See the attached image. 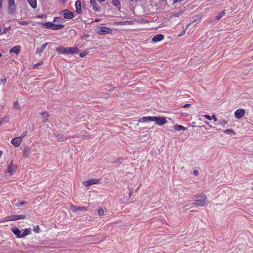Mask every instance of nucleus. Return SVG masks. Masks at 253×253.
I'll use <instances>...</instances> for the list:
<instances>
[{"mask_svg": "<svg viewBox=\"0 0 253 253\" xmlns=\"http://www.w3.org/2000/svg\"><path fill=\"white\" fill-rule=\"evenodd\" d=\"M31 233V229L28 228V229H25L24 230V232L22 233L21 234V236H22V238L23 237H24L29 234H30Z\"/></svg>", "mask_w": 253, "mask_h": 253, "instance_id": "nucleus-27", "label": "nucleus"}, {"mask_svg": "<svg viewBox=\"0 0 253 253\" xmlns=\"http://www.w3.org/2000/svg\"><path fill=\"white\" fill-rule=\"evenodd\" d=\"M41 115L43 118L42 122L44 123L48 121V118L49 117V114L48 112L46 111L42 112L41 113Z\"/></svg>", "mask_w": 253, "mask_h": 253, "instance_id": "nucleus-21", "label": "nucleus"}, {"mask_svg": "<svg viewBox=\"0 0 253 253\" xmlns=\"http://www.w3.org/2000/svg\"><path fill=\"white\" fill-rule=\"evenodd\" d=\"M28 134V132L27 131H24L22 134L20 136H19L20 137H21L22 139H23V138H24L25 136H27Z\"/></svg>", "mask_w": 253, "mask_h": 253, "instance_id": "nucleus-36", "label": "nucleus"}, {"mask_svg": "<svg viewBox=\"0 0 253 253\" xmlns=\"http://www.w3.org/2000/svg\"><path fill=\"white\" fill-rule=\"evenodd\" d=\"M184 11V10H180L178 12L174 11L172 13V15L173 17H179L183 14Z\"/></svg>", "mask_w": 253, "mask_h": 253, "instance_id": "nucleus-26", "label": "nucleus"}, {"mask_svg": "<svg viewBox=\"0 0 253 253\" xmlns=\"http://www.w3.org/2000/svg\"><path fill=\"white\" fill-rule=\"evenodd\" d=\"M121 23L123 25H125V24L132 25V24H133V23L131 21H126L122 22Z\"/></svg>", "mask_w": 253, "mask_h": 253, "instance_id": "nucleus-32", "label": "nucleus"}, {"mask_svg": "<svg viewBox=\"0 0 253 253\" xmlns=\"http://www.w3.org/2000/svg\"><path fill=\"white\" fill-rule=\"evenodd\" d=\"M174 129L177 131L185 130L186 128L180 125H176L174 126Z\"/></svg>", "mask_w": 253, "mask_h": 253, "instance_id": "nucleus-25", "label": "nucleus"}, {"mask_svg": "<svg viewBox=\"0 0 253 253\" xmlns=\"http://www.w3.org/2000/svg\"><path fill=\"white\" fill-rule=\"evenodd\" d=\"M2 80V82H3V83H4L6 81V79H2V80Z\"/></svg>", "mask_w": 253, "mask_h": 253, "instance_id": "nucleus-49", "label": "nucleus"}, {"mask_svg": "<svg viewBox=\"0 0 253 253\" xmlns=\"http://www.w3.org/2000/svg\"><path fill=\"white\" fill-rule=\"evenodd\" d=\"M190 106H191V105L190 104H186L183 105V108H188V107H190Z\"/></svg>", "mask_w": 253, "mask_h": 253, "instance_id": "nucleus-44", "label": "nucleus"}, {"mask_svg": "<svg viewBox=\"0 0 253 253\" xmlns=\"http://www.w3.org/2000/svg\"><path fill=\"white\" fill-rule=\"evenodd\" d=\"M8 12L10 14L14 13L16 9V4L14 0H7Z\"/></svg>", "mask_w": 253, "mask_h": 253, "instance_id": "nucleus-4", "label": "nucleus"}, {"mask_svg": "<svg viewBox=\"0 0 253 253\" xmlns=\"http://www.w3.org/2000/svg\"><path fill=\"white\" fill-rule=\"evenodd\" d=\"M153 119H154V116H153V117H151V116L143 117L140 119L139 122H142H142H149V121L152 122V121H153Z\"/></svg>", "mask_w": 253, "mask_h": 253, "instance_id": "nucleus-17", "label": "nucleus"}, {"mask_svg": "<svg viewBox=\"0 0 253 253\" xmlns=\"http://www.w3.org/2000/svg\"><path fill=\"white\" fill-rule=\"evenodd\" d=\"M21 47L20 45H16L13 46L10 50V53H15L16 54H18L20 51Z\"/></svg>", "mask_w": 253, "mask_h": 253, "instance_id": "nucleus-15", "label": "nucleus"}, {"mask_svg": "<svg viewBox=\"0 0 253 253\" xmlns=\"http://www.w3.org/2000/svg\"><path fill=\"white\" fill-rule=\"evenodd\" d=\"M193 173L196 176H197L198 174H199V171L198 170H196V169H195L194 171H193Z\"/></svg>", "mask_w": 253, "mask_h": 253, "instance_id": "nucleus-40", "label": "nucleus"}, {"mask_svg": "<svg viewBox=\"0 0 253 253\" xmlns=\"http://www.w3.org/2000/svg\"><path fill=\"white\" fill-rule=\"evenodd\" d=\"M34 231L35 233H39L41 231L40 226L37 225L34 228Z\"/></svg>", "mask_w": 253, "mask_h": 253, "instance_id": "nucleus-33", "label": "nucleus"}, {"mask_svg": "<svg viewBox=\"0 0 253 253\" xmlns=\"http://www.w3.org/2000/svg\"><path fill=\"white\" fill-rule=\"evenodd\" d=\"M2 154V152L0 151V157L1 156Z\"/></svg>", "mask_w": 253, "mask_h": 253, "instance_id": "nucleus-51", "label": "nucleus"}, {"mask_svg": "<svg viewBox=\"0 0 253 253\" xmlns=\"http://www.w3.org/2000/svg\"><path fill=\"white\" fill-rule=\"evenodd\" d=\"M13 105H14V107L15 108H17V109H19L20 108V106H19V103H18V101H15Z\"/></svg>", "mask_w": 253, "mask_h": 253, "instance_id": "nucleus-35", "label": "nucleus"}, {"mask_svg": "<svg viewBox=\"0 0 253 253\" xmlns=\"http://www.w3.org/2000/svg\"><path fill=\"white\" fill-rule=\"evenodd\" d=\"M79 51V48L76 47H66V54H74L77 53Z\"/></svg>", "mask_w": 253, "mask_h": 253, "instance_id": "nucleus-11", "label": "nucleus"}, {"mask_svg": "<svg viewBox=\"0 0 253 253\" xmlns=\"http://www.w3.org/2000/svg\"><path fill=\"white\" fill-rule=\"evenodd\" d=\"M76 7V12L80 14L82 12V8H81V2L80 0H78L75 3Z\"/></svg>", "mask_w": 253, "mask_h": 253, "instance_id": "nucleus-14", "label": "nucleus"}, {"mask_svg": "<svg viewBox=\"0 0 253 253\" xmlns=\"http://www.w3.org/2000/svg\"><path fill=\"white\" fill-rule=\"evenodd\" d=\"M100 181V179L91 178L84 181L83 182V185L85 187H88L90 185L98 184L99 183Z\"/></svg>", "mask_w": 253, "mask_h": 253, "instance_id": "nucleus-3", "label": "nucleus"}, {"mask_svg": "<svg viewBox=\"0 0 253 253\" xmlns=\"http://www.w3.org/2000/svg\"><path fill=\"white\" fill-rule=\"evenodd\" d=\"M16 167L15 166L10 165L8 167L7 171L9 173L10 175H12L16 170Z\"/></svg>", "mask_w": 253, "mask_h": 253, "instance_id": "nucleus-18", "label": "nucleus"}, {"mask_svg": "<svg viewBox=\"0 0 253 253\" xmlns=\"http://www.w3.org/2000/svg\"><path fill=\"white\" fill-rule=\"evenodd\" d=\"M57 18H58V17H56V18H55L53 21H54V22L57 21Z\"/></svg>", "mask_w": 253, "mask_h": 253, "instance_id": "nucleus-50", "label": "nucleus"}, {"mask_svg": "<svg viewBox=\"0 0 253 253\" xmlns=\"http://www.w3.org/2000/svg\"><path fill=\"white\" fill-rule=\"evenodd\" d=\"M192 205L196 207H204L207 203V197L204 194L197 195Z\"/></svg>", "mask_w": 253, "mask_h": 253, "instance_id": "nucleus-1", "label": "nucleus"}, {"mask_svg": "<svg viewBox=\"0 0 253 253\" xmlns=\"http://www.w3.org/2000/svg\"><path fill=\"white\" fill-rule=\"evenodd\" d=\"M132 191H130L129 193V196L130 197L132 195Z\"/></svg>", "mask_w": 253, "mask_h": 253, "instance_id": "nucleus-47", "label": "nucleus"}, {"mask_svg": "<svg viewBox=\"0 0 253 253\" xmlns=\"http://www.w3.org/2000/svg\"><path fill=\"white\" fill-rule=\"evenodd\" d=\"M11 231L17 236V238H22L21 231L17 227H14L11 229Z\"/></svg>", "mask_w": 253, "mask_h": 253, "instance_id": "nucleus-16", "label": "nucleus"}, {"mask_svg": "<svg viewBox=\"0 0 253 253\" xmlns=\"http://www.w3.org/2000/svg\"><path fill=\"white\" fill-rule=\"evenodd\" d=\"M227 123V122L226 121H222L220 122V124L224 126L225 125H226Z\"/></svg>", "mask_w": 253, "mask_h": 253, "instance_id": "nucleus-39", "label": "nucleus"}, {"mask_svg": "<svg viewBox=\"0 0 253 253\" xmlns=\"http://www.w3.org/2000/svg\"><path fill=\"white\" fill-rule=\"evenodd\" d=\"M98 213L99 215H103L104 214V210L102 208H99L98 209Z\"/></svg>", "mask_w": 253, "mask_h": 253, "instance_id": "nucleus-31", "label": "nucleus"}, {"mask_svg": "<svg viewBox=\"0 0 253 253\" xmlns=\"http://www.w3.org/2000/svg\"><path fill=\"white\" fill-rule=\"evenodd\" d=\"M184 0H174L173 3H175L177 2H181L183 1Z\"/></svg>", "mask_w": 253, "mask_h": 253, "instance_id": "nucleus-41", "label": "nucleus"}, {"mask_svg": "<svg viewBox=\"0 0 253 253\" xmlns=\"http://www.w3.org/2000/svg\"><path fill=\"white\" fill-rule=\"evenodd\" d=\"M19 23L22 25H25L28 24V23L26 21H21Z\"/></svg>", "mask_w": 253, "mask_h": 253, "instance_id": "nucleus-42", "label": "nucleus"}, {"mask_svg": "<svg viewBox=\"0 0 253 253\" xmlns=\"http://www.w3.org/2000/svg\"><path fill=\"white\" fill-rule=\"evenodd\" d=\"M28 3L33 8L37 7V0H27Z\"/></svg>", "mask_w": 253, "mask_h": 253, "instance_id": "nucleus-24", "label": "nucleus"}, {"mask_svg": "<svg viewBox=\"0 0 253 253\" xmlns=\"http://www.w3.org/2000/svg\"><path fill=\"white\" fill-rule=\"evenodd\" d=\"M153 121H154L155 123L159 126L163 125L167 123L166 118L162 117L154 116Z\"/></svg>", "mask_w": 253, "mask_h": 253, "instance_id": "nucleus-5", "label": "nucleus"}, {"mask_svg": "<svg viewBox=\"0 0 253 253\" xmlns=\"http://www.w3.org/2000/svg\"><path fill=\"white\" fill-rule=\"evenodd\" d=\"M164 39V36L161 34H157L154 36L151 40V42L156 43L162 41Z\"/></svg>", "mask_w": 253, "mask_h": 253, "instance_id": "nucleus-10", "label": "nucleus"}, {"mask_svg": "<svg viewBox=\"0 0 253 253\" xmlns=\"http://www.w3.org/2000/svg\"><path fill=\"white\" fill-rule=\"evenodd\" d=\"M106 0H98V1L100 2H104Z\"/></svg>", "mask_w": 253, "mask_h": 253, "instance_id": "nucleus-48", "label": "nucleus"}, {"mask_svg": "<svg viewBox=\"0 0 253 253\" xmlns=\"http://www.w3.org/2000/svg\"><path fill=\"white\" fill-rule=\"evenodd\" d=\"M88 51H84V52L80 53V56L81 57H84L87 54H88Z\"/></svg>", "mask_w": 253, "mask_h": 253, "instance_id": "nucleus-34", "label": "nucleus"}, {"mask_svg": "<svg viewBox=\"0 0 253 253\" xmlns=\"http://www.w3.org/2000/svg\"><path fill=\"white\" fill-rule=\"evenodd\" d=\"M205 118H206L207 119L209 120H211V116L209 115H205L203 116Z\"/></svg>", "mask_w": 253, "mask_h": 253, "instance_id": "nucleus-37", "label": "nucleus"}, {"mask_svg": "<svg viewBox=\"0 0 253 253\" xmlns=\"http://www.w3.org/2000/svg\"><path fill=\"white\" fill-rule=\"evenodd\" d=\"M70 209L74 212H76L78 211H85L86 210V208L84 207H77L73 204H71L70 206Z\"/></svg>", "mask_w": 253, "mask_h": 253, "instance_id": "nucleus-12", "label": "nucleus"}, {"mask_svg": "<svg viewBox=\"0 0 253 253\" xmlns=\"http://www.w3.org/2000/svg\"><path fill=\"white\" fill-rule=\"evenodd\" d=\"M42 25L45 28L52 30V28L53 26V23L51 22H48L42 23Z\"/></svg>", "mask_w": 253, "mask_h": 253, "instance_id": "nucleus-22", "label": "nucleus"}, {"mask_svg": "<svg viewBox=\"0 0 253 253\" xmlns=\"http://www.w3.org/2000/svg\"><path fill=\"white\" fill-rule=\"evenodd\" d=\"M56 51L58 53H61V54H66V47L64 46H58L56 48Z\"/></svg>", "mask_w": 253, "mask_h": 253, "instance_id": "nucleus-19", "label": "nucleus"}, {"mask_svg": "<svg viewBox=\"0 0 253 253\" xmlns=\"http://www.w3.org/2000/svg\"><path fill=\"white\" fill-rule=\"evenodd\" d=\"M26 218V215L23 214H13L5 217L4 218L0 220V223L4 222L16 221L20 219H24Z\"/></svg>", "mask_w": 253, "mask_h": 253, "instance_id": "nucleus-2", "label": "nucleus"}, {"mask_svg": "<svg viewBox=\"0 0 253 253\" xmlns=\"http://www.w3.org/2000/svg\"><path fill=\"white\" fill-rule=\"evenodd\" d=\"M90 3L92 6V9L95 11H98L99 10V6H98L96 0H90Z\"/></svg>", "mask_w": 253, "mask_h": 253, "instance_id": "nucleus-13", "label": "nucleus"}, {"mask_svg": "<svg viewBox=\"0 0 253 253\" xmlns=\"http://www.w3.org/2000/svg\"><path fill=\"white\" fill-rule=\"evenodd\" d=\"M246 113L244 109H238L234 113V116L236 119H239L243 117Z\"/></svg>", "mask_w": 253, "mask_h": 253, "instance_id": "nucleus-7", "label": "nucleus"}, {"mask_svg": "<svg viewBox=\"0 0 253 253\" xmlns=\"http://www.w3.org/2000/svg\"><path fill=\"white\" fill-rule=\"evenodd\" d=\"M22 141V139L21 137H15L14 138H13L11 140V142L13 146H14L15 147H19Z\"/></svg>", "mask_w": 253, "mask_h": 253, "instance_id": "nucleus-9", "label": "nucleus"}, {"mask_svg": "<svg viewBox=\"0 0 253 253\" xmlns=\"http://www.w3.org/2000/svg\"><path fill=\"white\" fill-rule=\"evenodd\" d=\"M2 0H0V8H1L2 6Z\"/></svg>", "mask_w": 253, "mask_h": 253, "instance_id": "nucleus-46", "label": "nucleus"}, {"mask_svg": "<svg viewBox=\"0 0 253 253\" xmlns=\"http://www.w3.org/2000/svg\"><path fill=\"white\" fill-rule=\"evenodd\" d=\"M26 203V202L25 201H21L19 203V205H20V206H23V205H24Z\"/></svg>", "mask_w": 253, "mask_h": 253, "instance_id": "nucleus-45", "label": "nucleus"}, {"mask_svg": "<svg viewBox=\"0 0 253 253\" xmlns=\"http://www.w3.org/2000/svg\"><path fill=\"white\" fill-rule=\"evenodd\" d=\"M224 132L231 135L235 134V132L232 129H227L224 131Z\"/></svg>", "mask_w": 253, "mask_h": 253, "instance_id": "nucleus-29", "label": "nucleus"}, {"mask_svg": "<svg viewBox=\"0 0 253 253\" xmlns=\"http://www.w3.org/2000/svg\"><path fill=\"white\" fill-rule=\"evenodd\" d=\"M42 64V62H40L37 64H36L35 65H34V68H35L37 67L39 65H41Z\"/></svg>", "mask_w": 253, "mask_h": 253, "instance_id": "nucleus-38", "label": "nucleus"}, {"mask_svg": "<svg viewBox=\"0 0 253 253\" xmlns=\"http://www.w3.org/2000/svg\"><path fill=\"white\" fill-rule=\"evenodd\" d=\"M213 119L214 122H216L217 121V118H216L215 116L214 115H213L211 116V119Z\"/></svg>", "mask_w": 253, "mask_h": 253, "instance_id": "nucleus-43", "label": "nucleus"}, {"mask_svg": "<svg viewBox=\"0 0 253 253\" xmlns=\"http://www.w3.org/2000/svg\"><path fill=\"white\" fill-rule=\"evenodd\" d=\"M64 27V25L62 24H54L53 23L52 28V30H58Z\"/></svg>", "mask_w": 253, "mask_h": 253, "instance_id": "nucleus-23", "label": "nucleus"}, {"mask_svg": "<svg viewBox=\"0 0 253 253\" xmlns=\"http://www.w3.org/2000/svg\"><path fill=\"white\" fill-rule=\"evenodd\" d=\"M112 3L115 6L120 7L121 3L119 0H112Z\"/></svg>", "mask_w": 253, "mask_h": 253, "instance_id": "nucleus-28", "label": "nucleus"}, {"mask_svg": "<svg viewBox=\"0 0 253 253\" xmlns=\"http://www.w3.org/2000/svg\"><path fill=\"white\" fill-rule=\"evenodd\" d=\"M63 17L65 19H72L74 17V13L68 9L63 11Z\"/></svg>", "mask_w": 253, "mask_h": 253, "instance_id": "nucleus-8", "label": "nucleus"}, {"mask_svg": "<svg viewBox=\"0 0 253 253\" xmlns=\"http://www.w3.org/2000/svg\"><path fill=\"white\" fill-rule=\"evenodd\" d=\"M2 56V54L0 53V57Z\"/></svg>", "mask_w": 253, "mask_h": 253, "instance_id": "nucleus-53", "label": "nucleus"}, {"mask_svg": "<svg viewBox=\"0 0 253 253\" xmlns=\"http://www.w3.org/2000/svg\"><path fill=\"white\" fill-rule=\"evenodd\" d=\"M48 44V42H46L44 43L40 48H38L36 51L37 54H41L42 53L45 49V47Z\"/></svg>", "mask_w": 253, "mask_h": 253, "instance_id": "nucleus-20", "label": "nucleus"}, {"mask_svg": "<svg viewBox=\"0 0 253 253\" xmlns=\"http://www.w3.org/2000/svg\"><path fill=\"white\" fill-rule=\"evenodd\" d=\"M112 32V30L110 28L106 27H100L97 33L99 35H105L111 34Z\"/></svg>", "mask_w": 253, "mask_h": 253, "instance_id": "nucleus-6", "label": "nucleus"}, {"mask_svg": "<svg viewBox=\"0 0 253 253\" xmlns=\"http://www.w3.org/2000/svg\"><path fill=\"white\" fill-rule=\"evenodd\" d=\"M225 14V11H222L220 13H219L216 16V19L217 20L220 19L222 16H223Z\"/></svg>", "mask_w": 253, "mask_h": 253, "instance_id": "nucleus-30", "label": "nucleus"}, {"mask_svg": "<svg viewBox=\"0 0 253 253\" xmlns=\"http://www.w3.org/2000/svg\"><path fill=\"white\" fill-rule=\"evenodd\" d=\"M99 21V19H96V20H95V21H96V22Z\"/></svg>", "mask_w": 253, "mask_h": 253, "instance_id": "nucleus-52", "label": "nucleus"}]
</instances>
